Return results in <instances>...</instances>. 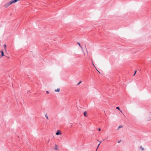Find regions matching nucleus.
<instances>
[{
  "label": "nucleus",
  "mask_w": 151,
  "mask_h": 151,
  "mask_svg": "<svg viewBox=\"0 0 151 151\" xmlns=\"http://www.w3.org/2000/svg\"><path fill=\"white\" fill-rule=\"evenodd\" d=\"M83 114H84V116L85 117H87V113L86 112V111H85L84 113H83Z\"/></svg>",
  "instance_id": "7ed1b4c3"
},
{
  "label": "nucleus",
  "mask_w": 151,
  "mask_h": 151,
  "mask_svg": "<svg viewBox=\"0 0 151 151\" xmlns=\"http://www.w3.org/2000/svg\"><path fill=\"white\" fill-rule=\"evenodd\" d=\"M122 126H121V125L119 126V127H118V129H117V130H118L120 128H121Z\"/></svg>",
  "instance_id": "f8f14e48"
},
{
  "label": "nucleus",
  "mask_w": 151,
  "mask_h": 151,
  "mask_svg": "<svg viewBox=\"0 0 151 151\" xmlns=\"http://www.w3.org/2000/svg\"><path fill=\"white\" fill-rule=\"evenodd\" d=\"M116 109H118L119 110H120V108L119 107H116Z\"/></svg>",
  "instance_id": "4468645a"
},
{
  "label": "nucleus",
  "mask_w": 151,
  "mask_h": 151,
  "mask_svg": "<svg viewBox=\"0 0 151 151\" xmlns=\"http://www.w3.org/2000/svg\"><path fill=\"white\" fill-rule=\"evenodd\" d=\"M4 49L6 50V45H4Z\"/></svg>",
  "instance_id": "9d476101"
},
{
  "label": "nucleus",
  "mask_w": 151,
  "mask_h": 151,
  "mask_svg": "<svg viewBox=\"0 0 151 151\" xmlns=\"http://www.w3.org/2000/svg\"><path fill=\"white\" fill-rule=\"evenodd\" d=\"M1 57H2V56H4V54L3 51H1Z\"/></svg>",
  "instance_id": "20e7f679"
},
{
  "label": "nucleus",
  "mask_w": 151,
  "mask_h": 151,
  "mask_svg": "<svg viewBox=\"0 0 151 151\" xmlns=\"http://www.w3.org/2000/svg\"><path fill=\"white\" fill-rule=\"evenodd\" d=\"M45 116L46 117V118L47 119H49L48 117L47 116V114H45Z\"/></svg>",
  "instance_id": "1a4fd4ad"
},
{
  "label": "nucleus",
  "mask_w": 151,
  "mask_h": 151,
  "mask_svg": "<svg viewBox=\"0 0 151 151\" xmlns=\"http://www.w3.org/2000/svg\"><path fill=\"white\" fill-rule=\"evenodd\" d=\"M77 43L79 45V46L81 47V48L82 49V46H81V44H80V43H79V42H77Z\"/></svg>",
  "instance_id": "6e6552de"
},
{
  "label": "nucleus",
  "mask_w": 151,
  "mask_h": 151,
  "mask_svg": "<svg viewBox=\"0 0 151 151\" xmlns=\"http://www.w3.org/2000/svg\"><path fill=\"white\" fill-rule=\"evenodd\" d=\"M60 89L59 88H57V89L55 90V91L56 92H59Z\"/></svg>",
  "instance_id": "423d86ee"
},
{
  "label": "nucleus",
  "mask_w": 151,
  "mask_h": 151,
  "mask_svg": "<svg viewBox=\"0 0 151 151\" xmlns=\"http://www.w3.org/2000/svg\"><path fill=\"white\" fill-rule=\"evenodd\" d=\"M12 4L11 3V1H10L9 3H8L6 4L4 6L6 8L8 6H9L11 5Z\"/></svg>",
  "instance_id": "f257e3e1"
},
{
  "label": "nucleus",
  "mask_w": 151,
  "mask_h": 151,
  "mask_svg": "<svg viewBox=\"0 0 151 151\" xmlns=\"http://www.w3.org/2000/svg\"><path fill=\"white\" fill-rule=\"evenodd\" d=\"M92 64H93V65L94 66H95L94 65V64H93V62H92Z\"/></svg>",
  "instance_id": "a211bd4d"
},
{
  "label": "nucleus",
  "mask_w": 151,
  "mask_h": 151,
  "mask_svg": "<svg viewBox=\"0 0 151 151\" xmlns=\"http://www.w3.org/2000/svg\"><path fill=\"white\" fill-rule=\"evenodd\" d=\"M101 129H100V128H99V131H101Z\"/></svg>",
  "instance_id": "dca6fc26"
},
{
  "label": "nucleus",
  "mask_w": 151,
  "mask_h": 151,
  "mask_svg": "<svg viewBox=\"0 0 151 151\" xmlns=\"http://www.w3.org/2000/svg\"><path fill=\"white\" fill-rule=\"evenodd\" d=\"M46 93L47 94H48L49 93V92L48 91H46Z\"/></svg>",
  "instance_id": "f3484780"
},
{
  "label": "nucleus",
  "mask_w": 151,
  "mask_h": 151,
  "mask_svg": "<svg viewBox=\"0 0 151 151\" xmlns=\"http://www.w3.org/2000/svg\"><path fill=\"white\" fill-rule=\"evenodd\" d=\"M136 72H137V71L136 70V71H135L134 73V74L133 75L134 76L135 75Z\"/></svg>",
  "instance_id": "2eb2a0df"
},
{
  "label": "nucleus",
  "mask_w": 151,
  "mask_h": 151,
  "mask_svg": "<svg viewBox=\"0 0 151 151\" xmlns=\"http://www.w3.org/2000/svg\"><path fill=\"white\" fill-rule=\"evenodd\" d=\"M97 71L99 72V73H100L99 72V71H98V70H97Z\"/></svg>",
  "instance_id": "412c9836"
},
{
  "label": "nucleus",
  "mask_w": 151,
  "mask_h": 151,
  "mask_svg": "<svg viewBox=\"0 0 151 151\" xmlns=\"http://www.w3.org/2000/svg\"><path fill=\"white\" fill-rule=\"evenodd\" d=\"M71 127H72V125H71L70 126Z\"/></svg>",
  "instance_id": "4be33fe9"
},
{
  "label": "nucleus",
  "mask_w": 151,
  "mask_h": 151,
  "mask_svg": "<svg viewBox=\"0 0 151 151\" xmlns=\"http://www.w3.org/2000/svg\"><path fill=\"white\" fill-rule=\"evenodd\" d=\"M120 142V141L118 142V143H119Z\"/></svg>",
  "instance_id": "aec40b11"
},
{
  "label": "nucleus",
  "mask_w": 151,
  "mask_h": 151,
  "mask_svg": "<svg viewBox=\"0 0 151 151\" xmlns=\"http://www.w3.org/2000/svg\"><path fill=\"white\" fill-rule=\"evenodd\" d=\"M101 142H100V143L98 144V146H97V148L96 150H97V148H98V147H99L100 144H101Z\"/></svg>",
  "instance_id": "9b49d317"
},
{
  "label": "nucleus",
  "mask_w": 151,
  "mask_h": 151,
  "mask_svg": "<svg viewBox=\"0 0 151 151\" xmlns=\"http://www.w3.org/2000/svg\"><path fill=\"white\" fill-rule=\"evenodd\" d=\"M97 141H99V140H97Z\"/></svg>",
  "instance_id": "5701e85b"
},
{
  "label": "nucleus",
  "mask_w": 151,
  "mask_h": 151,
  "mask_svg": "<svg viewBox=\"0 0 151 151\" xmlns=\"http://www.w3.org/2000/svg\"><path fill=\"white\" fill-rule=\"evenodd\" d=\"M120 111H121V113H122V111H121V110H120Z\"/></svg>",
  "instance_id": "6ab92c4d"
},
{
  "label": "nucleus",
  "mask_w": 151,
  "mask_h": 151,
  "mask_svg": "<svg viewBox=\"0 0 151 151\" xmlns=\"http://www.w3.org/2000/svg\"><path fill=\"white\" fill-rule=\"evenodd\" d=\"M81 81H80L77 84V85H79L81 83Z\"/></svg>",
  "instance_id": "ddd939ff"
},
{
  "label": "nucleus",
  "mask_w": 151,
  "mask_h": 151,
  "mask_svg": "<svg viewBox=\"0 0 151 151\" xmlns=\"http://www.w3.org/2000/svg\"><path fill=\"white\" fill-rule=\"evenodd\" d=\"M61 134L60 133V132H59V131H58L56 133V134L57 135H58L59 134Z\"/></svg>",
  "instance_id": "f03ea898"
},
{
  "label": "nucleus",
  "mask_w": 151,
  "mask_h": 151,
  "mask_svg": "<svg viewBox=\"0 0 151 151\" xmlns=\"http://www.w3.org/2000/svg\"><path fill=\"white\" fill-rule=\"evenodd\" d=\"M55 150H58V146L56 144L55 145Z\"/></svg>",
  "instance_id": "39448f33"
},
{
  "label": "nucleus",
  "mask_w": 151,
  "mask_h": 151,
  "mask_svg": "<svg viewBox=\"0 0 151 151\" xmlns=\"http://www.w3.org/2000/svg\"><path fill=\"white\" fill-rule=\"evenodd\" d=\"M140 149H141V150L142 151H143L145 150L144 148L143 147H142V146H140Z\"/></svg>",
  "instance_id": "0eeeda50"
}]
</instances>
